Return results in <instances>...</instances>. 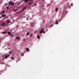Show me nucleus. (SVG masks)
I'll use <instances>...</instances> for the list:
<instances>
[{"label": "nucleus", "instance_id": "1", "mask_svg": "<svg viewBox=\"0 0 79 79\" xmlns=\"http://www.w3.org/2000/svg\"><path fill=\"white\" fill-rule=\"evenodd\" d=\"M9 5H11V6L14 5H15V3L14 2H12L11 1H10L8 3Z\"/></svg>", "mask_w": 79, "mask_h": 79}, {"label": "nucleus", "instance_id": "2", "mask_svg": "<svg viewBox=\"0 0 79 79\" xmlns=\"http://www.w3.org/2000/svg\"><path fill=\"white\" fill-rule=\"evenodd\" d=\"M7 23L8 24H9V23H11V20H10V19H9L7 20Z\"/></svg>", "mask_w": 79, "mask_h": 79}, {"label": "nucleus", "instance_id": "3", "mask_svg": "<svg viewBox=\"0 0 79 79\" xmlns=\"http://www.w3.org/2000/svg\"><path fill=\"white\" fill-rule=\"evenodd\" d=\"M10 55H11V54H9L8 55H7L6 56H5V58H6H6H8V57L9 56H10Z\"/></svg>", "mask_w": 79, "mask_h": 79}, {"label": "nucleus", "instance_id": "4", "mask_svg": "<svg viewBox=\"0 0 79 79\" xmlns=\"http://www.w3.org/2000/svg\"><path fill=\"white\" fill-rule=\"evenodd\" d=\"M15 39H16L17 40H19L21 39V38L20 37H17L15 38Z\"/></svg>", "mask_w": 79, "mask_h": 79}, {"label": "nucleus", "instance_id": "5", "mask_svg": "<svg viewBox=\"0 0 79 79\" xmlns=\"http://www.w3.org/2000/svg\"><path fill=\"white\" fill-rule=\"evenodd\" d=\"M43 31H44V29H42V30L40 31V34H42V32H43Z\"/></svg>", "mask_w": 79, "mask_h": 79}, {"label": "nucleus", "instance_id": "6", "mask_svg": "<svg viewBox=\"0 0 79 79\" xmlns=\"http://www.w3.org/2000/svg\"><path fill=\"white\" fill-rule=\"evenodd\" d=\"M58 19H57V21L55 22V24H58Z\"/></svg>", "mask_w": 79, "mask_h": 79}, {"label": "nucleus", "instance_id": "7", "mask_svg": "<svg viewBox=\"0 0 79 79\" xmlns=\"http://www.w3.org/2000/svg\"><path fill=\"white\" fill-rule=\"evenodd\" d=\"M6 31H3V32H2V34H6Z\"/></svg>", "mask_w": 79, "mask_h": 79}, {"label": "nucleus", "instance_id": "8", "mask_svg": "<svg viewBox=\"0 0 79 79\" xmlns=\"http://www.w3.org/2000/svg\"><path fill=\"white\" fill-rule=\"evenodd\" d=\"M6 16V15H2V17H5Z\"/></svg>", "mask_w": 79, "mask_h": 79}, {"label": "nucleus", "instance_id": "9", "mask_svg": "<svg viewBox=\"0 0 79 79\" xmlns=\"http://www.w3.org/2000/svg\"><path fill=\"white\" fill-rule=\"evenodd\" d=\"M7 34H9V35H11V32H10V31H8L7 32Z\"/></svg>", "mask_w": 79, "mask_h": 79}, {"label": "nucleus", "instance_id": "10", "mask_svg": "<svg viewBox=\"0 0 79 79\" xmlns=\"http://www.w3.org/2000/svg\"><path fill=\"white\" fill-rule=\"evenodd\" d=\"M24 2L25 3H26L27 2H29V0H25Z\"/></svg>", "mask_w": 79, "mask_h": 79}, {"label": "nucleus", "instance_id": "11", "mask_svg": "<svg viewBox=\"0 0 79 79\" xmlns=\"http://www.w3.org/2000/svg\"><path fill=\"white\" fill-rule=\"evenodd\" d=\"M29 32H28L26 34V35H27V36H28V35H29Z\"/></svg>", "mask_w": 79, "mask_h": 79}, {"label": "nucleus", "instance_id": "12", "mask_svg": "<svg viewBox=\"0 0 79 79\" xmlns=\"http://www.w3.org/2000/svg\"><path fill=\"white\" fill-rule=\"evenodd\" d=\"M2 26H5V23H3L1 24Z\"/></svg>", "mask_w": 79, "mask_h": 79}, {"label": "nucleus", "instance_id": "13", "mask_svg": "<svg viewBox=\"0 0 79 79\" xmlns=\"http://www.w3.org/2000/svg\"><path fill=\"white\" fill-rule=\"evenodd\" d=\"M5 13V11H3L1 13V15H2L3 13Z\"/></svg>", "mask_w": 79, "mask_h": 79}, {"label": "nucleus", "instance_id": "14", "mask_svg": "<svg viewBox=\"0 0 79 79\" xmlns=\"http://www.w3.org/2000/svg\"><path fill=\"white\" fill-rule=\"evenodd\" d=\"M26 50L27 51H28V52H29V49L28 48H26Z\"/></svg>", "mask_w": 79, "mask_h": 79}, {"label": "nucleus", "instance_id": "15", "mask_svg": "<svg viewBox=\"0 0 79 79\" xmlns=\"http://www.w3.org/2000/svg\"><path fill=\"white\" fill-rule=\"evenodd\" d=\"M32 34H33V33H32L31 34H30V37H32Z\"/></svg>", "mask_w": 79, "mask_h": 79}, {"label": "nucleus", "instance_id": "16", "mask_svg": "<svg viewBox=\"0 0 79 79\" xmlns=\"http://www.w3.org/2000/svg\"><path fill=\"white\" fill-rule=\"evenodd\" d=\"M37 39H40V36H39V35H37Z\"/></svg>", "mask_w": 79, "mask_h": 79}, {"label": "nucleus", "instance_id": "17", "mask_svg": "<svg viewBox=\"0 0 79 79\" xmlns=\"http://www.w3.org/2000/svg\"><path fill=\"white\" fill-rule=\"evenodd\" d=\"M55 10H56V11H58V8H56Z\"/></svg>", "mask_w": 79, "mask_h": 79}, {"label": "nucleus", "instance_id": "18", "mask_svg": "<svg viewBox=\"0 0 79 79\" xmlns=\"http://www.w3.org/2000/svg\"><path fill=\"white\" fill-rule=\"evenodd\" d=\"M11 59H12V60H14V59H15V58L13 57H11Z\"/></svg>", "mask_w": 79, "mask_h": 79}, {"label": "nucleus", "instance_id": "19", "mask_svg": "<svg viewBox=\"0 0 79 79\" xmlns=\"http://www.w3.org/2000/svg\"><path fill=\"white\" fill-rule=\"evenodd\" d=\"M9 8V6H6V9H8Z\"/></svg>", "mask_w": 79, "mask_h": 79}, {"label": "nucleus", "instance_id": "20", "mask_svg": "<svg viewBox=\"0 0 79 79\" xmlns=\"http://www.w3.org/2000/svg\"><path fill=\"white\" fill-rule=\"evenodd\" d=\"M43 34H45V31H44V30H43Z\"/></svg>", "mask_w": 79, "mask_h": 79}, {"label": "nucleus", "instance_id": "21", "mask_svg": "<svg viewBox=\"0 0 79 79\" xmlns=\"http://www.w3.org/2000/svg\"><path fill=\"white\" fill-rule=\"evenodd\" d=\"M12 52V51H10L9 52V53L11 54V52Z\"/></svg>", "mask_w": 79, "mask_h": 79}, {"label": "nucleus", "instance_id": "22", "mask_svg": "<svg viewBox=\"0 0 79 79\" xmlns=\"http://www.w3.org/2000/svg\"><path fill=\"white\" fill-rule=\"evenodd\" d=\"M37 32V30H35L34 32V33H36Z\"/></svg>", "mask_w": 79, "mask_h": 79}, {"label": "nucleus", "instance_id": "23", "mask_svg": "<svg viewBox=\"0 0 79 79\" xmlns=\"http://www.w3.org/2000/svg\"><path fill=\"white\" fill-rule=\"evenodd\" d=\"M26 8V7H23V10H24Z\"/></svg>", "mask_w": 79, "mask_h": 79}, {"label": "nucleus", "instance_id": "24", "mask_svg": "<svg viewBox=\"0 0 79 79\" xmlns=\"http://www.w3.org/2000/svg\"><path fill=\"white\" fill-rule=\"evenodd\" d=\"M23 41H26V39H24L23 40Z\"/></svg>", "mask_w": 79, "mask_h": 79}, {"label": "nucleus", "instance_id": "25", "mask_svg": "<svg viewBox=\"0 0 79 79\" xmlns=\"http://www.w3.org/2000/svg\"><path fill=\"white\" fill-rule=\"evenodd\" d=\"M4 63H5L4 62L3 63H2V62H1V64H3Z\"/></svg>", "mask_w": 79, "mask_h": 79}, {"label": "nucleus", "instance_id": "26", "mask_svg": "<svg viewBox=\"0 0 79 79\" xmlns=\"http://www.w3.org/2000/svg\"><path fill=\"white\" fill-rule=\"evenodd\" d=\"M31 2H29L28 3V5H31Z\"/></svg>", "mask_w": 79, "mask_h": 79}, {"label": "nucleus", "instance_id": "27", "mask_svg": "<svg viewBox=\"0 0 79 79\" xmlns=\"http://www.w3.org/2000/svg\"><path fill=\"white\" fill-rule=\"evenodd\" d=\"M22 56H24V54L23 53H22L21 54Z\"/></svg>", "mask_w": 79, "mask_h": 79}, {"label": "nucleus", "instance_id": "28", "mask_svg": "<svg viewBox=\"0 0 79 79\" xmlns=\"http://www.w3.org/2000/svg\"><path fill=\"white\" fill-rule=\"evenodd\" d=\"M11 35L12 37H13V35L11 34V35Z\"/></svg>", "mask_w": 79, "mask_h": 79}, {"label": "nucleus", "instance_id": "29", "mask_svg": "<svg viewBox=\"0 0 79 79\" xmlns=\"http://www.w3.org/2000/svg\"><path fill=\"white\" fill-rule=\"evenodd\" d=\"M73 4L72 3L71 4V6H73Z\"/></svg>", "mask_w": 79, "mask_h": 79}, {"label": "nucleus", "instance_id": "30", "mask_svg": "<svg viewBox=\"0 0 79 79\" xmlns=\"http://www.w3.org/2000/svg\"><path fill=\"white\" fill-rule=\"evenodd\" d=\"M29 1L30 2H31V1H32V0H29Z\"/></svg>", "mask_w": 79, "mask_h": 79}, {"label": "nucleus", "instance_id": "31", "mask_svg": "<svg viewBox=\"0 0 79 79\" xmlns=\"http://www.w3.org/2000/svg\"><path fill=\"white\" fill-rule=\"evenodd\" d=\"M31 4H32L33 3V2H31Z\"/></svg>", "mask_w": 79, "mask_h": 79}, {"label": "nucleus", "instance_id": "32", "mask_svg": "<svg viewBox=\"0 0 79 79\" xmlns=\"http://www.w3.org/2000/svg\"><path fill=\"white\" fill-rule=\"evenodd\" d=\"M51 27H52L53 26V25H51Z\"/></svg>", "mask_w": 79, "mask_h": 79}, {"label": "nucleus", "instance_id": "33", "mask_svg": "<svg viewBox=\"0 0 79 79\" xmlns=\"http://www.w3.org/2000/svg\"><path fill=\"white\" fill-rule=\"evenodd\" d=\"M16 61H17V62H16V63H17V62H18V60H17Z\"/></svg>", "mask_w": 79, "mask_h": 79}, {"label": "nucleus", "instance_id": "34", "mask_svg": "<svg viewBox=\"0 0 79 79\" xmlns=\"http://www.w3.org/2000/svg\"><path fill=\"white\" fill-rule=\"evenodd\" d=\"M35 5H36V4H35Z\"/></svg>", "mask_w": 79, "mask_h": 79}, {"label": "nucleus", "instance_id": "35", "mask_svg": "<svg viewBox=\"0 0 79 79\" xmlns=\"http://www.w3.org/2000/svg\"><path fill=\"white\" fill-rule=\"evenodd\" d=\"M42 1H44L45 0H42Z\"/></svg>", "mask_w": 79, "mask_h": 79}, {"label": "nucleus", "instance_id": "36", "mask_svg": "<svg viewBox=\"0 0 79 79\" xmlns=\"http://www.w3.org/2000/svg\"><path fill=\"white\" fill-rule=\"evenodd\" d=\"M8 5V3H6V5Z\"/></svg>", "mask_w": 79, "mask_h": 79}, {"label": "nucleus", "instance_id": "37", "mask_svg": "<svg viewBox=\"0 0 79 79\" xmlns=\"http://www.w3.org/2000/svg\"><path fill=\"white\" fill-rule=\"evenodd\" d=\"M9 50H10V48H8Z\"/></svg>", "mask_w": 79, "mask_h": 79}, {"label": "nucleus", "instance_id": "38", "mask_svg": "<svg viewBox=\"0 0 79 79\" xmlns=\"http://www.w3.org/2000/svg\"><path fill=\"white\" fill-rule=\"evenodd\" d=\"M45 21L44 20H43V22H44Z\"/></svg>", "mask_w": 79, "mask_h": 79}, {"label": "nucleus", "instance_id": "39", "mask_svg": "<svg viewBox=\"0 0 79 79\" xmlns=\"http://www.w3.org/2000/svg\"><path fill=\"white\" fill-rule=\"evenodd\" d=\"M6 18H8V17H6Z\"/></svg>", "mask_w": 79, "mask_h": 79}, {"label": "nucleus", "instance_id": "40", "mask_svg": "<svg viewBox=\"0 0 79 79\" xmlns=\"http://www.w3.org/2000/svg\"><path fill=\"white\" fill-rule=\"evenodd\" d=\"M0 18H1V16H0Z\"/></svg>", "mask_w": 79, "mask_h": 79}, {"label": "nucleus", "instance_id": "41", "mask_svg": "<svg viewBox=\"0 0 79 79\" xmlns=\"http://www.w3.org/2000/svg\"><path fill=\"white\" fill-rule=\"evenodd\" d=\"M23 0H22L23 1Z\"/></svg>", "mask_w": 79, "mask_h": 79}]
</instances>
